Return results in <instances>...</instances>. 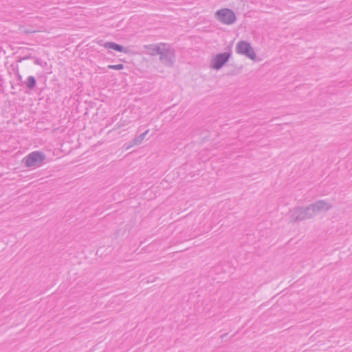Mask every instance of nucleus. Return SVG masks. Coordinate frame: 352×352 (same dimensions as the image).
Masks as SVG:
<instances>
[{"mask_svg":"<svg viewBox=\"0 0 352 352\" xmlns=\"http://www.w3.org/2000/svg\"><path fill=\"white\" fill-rule=\"evenodd\" d=\"M289 220L292 222H299L309 219L314 217L309 206L304 207H296L289 210Z\"/></svg>","mask_w":352,"mask_h":352,"instance_id":"f257e3e1","label":"nucleus"},{"mask_svg":"<svg viewBox=\"0 0 352 352\" xmlns=\"http://www.w3.org/2000/svg\"><path fill=\"white\" fill-rule=\"evenodd\" d=\"M46 159V156L44 153L41 151H33L25 156L22 162L28 168L31 167H40Z\"/></svg>","mask_w":352,"mask_h":352,"instance_id":"f03ea898","label":"nucleus"},{"mask_svg":"<svg viewBox=\"0 0 352 352\" xmlns=\"http://www.w3.org/2000/svg\"><path fill=\"white\" fill-rule=\"evenodd\" d=\"M160 60L166 67H172L175 62V50L169 45L162 43L160 53Z\"/></svg>","mask_w":352,"mask_h":352,"instance_id":"7ed1b4c3","label":"nucleus"},{"mask_svg":"<svg viewBox=\"0 0 352 352\" xmlns=\"http://www.w3.org/2000/svg\"><path fill=\"white\" fill-rule=\"evenodd\" d=\"M231 56V49L228 52L216 54L210 60V67L215 70L221 69L228 62Z\"/></svg>","mask_w":352,"mask_h":352,"instance_id":"20e7f679","label":"nucleus"},{"mask_svg":"<svg viewBox=\"0 0 352 352\" xmlns=\"http://www.w3.org/2000/svg\"><path fill=\"white\" fill-rule=\"evenodd\" d=\"M215 17L219 22L226 24H233L236 18L234 11L229 8H221L215 12Z\"/></svg>","mask_w":352,"mask_h":352,"instance_id":"39448f33","label":"nucleus"},{"mask_svg":"<svg viewBox=\"0 0 352 352\" xmlns=\"http://www.w3.org/2000/svg\"><path fill=\"white\" fill-rule=\"evenodd\" d=\"M236 52L239 54L244 55L252 60L256 58V54L250 43L240 41L236 46Z\"/></svg>","mask_w":352,"mask_h":352,"instance_id":"423d86ee","label":"nucleus"},{"mask_svg":"<svg viewBox=\"0 0 352 352\" xmlns=\"http://www.w3.org/2000/svg\"><path fill=\"white\" fill-rule=\"evenodd\" d=\"M309 206V208H310L311 212H313L314 217L318 212H322V211H327L332 208V205L330 203H329L324 200H319V201H315L314 203H313Z\"/></svg>","mask_w":352,"mask_h":352,"instance_id":"0eeeda50","label":"nucleus"},{"mask_svg":"<svg viewBox=\"0 0 352 352\" xmlns=\"http://www.w3.org/2000/svg\"><path fill=\"white\" fill-rule=\"evenodd\" d=\"M103 46L106 49H111V50H115L116 52H124L125 54H127L129 52V50L128 48L124 47V46H122L120 44H118L116 43H114V42H110V41L105 42L103 44Z\"/></svg>","mask_w":352,"mask_h":352,"instance_id":"6e6552de","label":"nucleus"},{"mask_svg":"<svg viewBox=\"0 0 352 352\" xmlns=\"http://www.w3.org/2000/svg\"><path fill=\"white\" fill-rule=\"evenodd\" d=\"M161 47L162 43H160V45L151 44L144 45V48L147 50V54L151 56L158 55Z\"/></svg>","mask_w":352,"mask_h":352,"instance_id":"1a4fd4ad","label":"nucleus"},{"mask_svg":"<svg viewBox=\"0 0 352 352\" xmlns=\"http://www.w3.org/2000/svg\"><path fill=\"white\" fill-rule=\"evenodd\" d=\"M148 131H149V130L148 129L146 131H144V133H142L140 135L134 138L129 142V144L128 145L127 148H130L131 146L140 144L142 143V142L144 140V139L145 138V137H146V134L148 133Z\"/></svg>","mask_w":352,"mask_h":352,"instance_id":"9d476101","label":"nucleus"},{"mask_svg":"<svg viewBox=\"0 0 352 352\" xmlns=\"http://www.w3.org/2000/svg\"><path fill=\"white\" fill-rule=\"evenodd\" d=\"M24 85L28 89L33 90L36 87V80L34 76H30L24 82Z\"/></svg>","mask_w":352,"mask_h":352,"instance_id":"9b49d317","label":"nucleus"},{"mask_svg":"<svg viewBox=\"0 0 352 352\" xmlns=\"http://www.w3.org/2000/svg\"><path fill=\"white\" fill-rule=\"evenodd\" d=\"M123 64H118V65H109L107 67L111 69H115V70H121L124 68Z\"/></svg>","mask_w":352,"mask_h":352,"instance_id":"f8f14e48","label":"nucleus"},{"mask_svg":"<svg viewBox=\"0 0 352 352\" xmlns=\"http://www.w3.org/2000/svg\"><path fill=\"white\" fill-rule=\"evenodd\" d=\"M34 63L38 65H41V67H44L46 65V63L43 62L41 59L37 57H33Z\"/></svg>","mask_w":352,"mask_h":352,"instance_id":"ddd939ff","label":"nucleus"},{"mask_svg":"<svg viewBox=\"0 0 352 352\" xmlns=\"http://www.w3.org/2000/svg\"><path fill=\"white\" fill-rule=\"evenodd\" d=\"M16 79H17L18 82H19V84L21 85H24L25 81L23 80V78L21 76V75L19 74V71L16 72Z\"/></svg>","mask_w":352,"mask_h":352,"instance_id":"4468645a","label":"nucleus"},{"mask_svg":"<svg viewBox=\"0 0 352 352\" xmlns=\"http://www.w3.org/2000/svg\"><path fill=\"white\" fill-rule=\"evenodd\" d=\"M34 56H32L31 55H27L23 57H21L19 58V62H21L22 60H28V59H33Z\"/></svg>","mask_w":352,"mask_h":352,"instance_id":"2eb2a0df","label":"nucleus"},{"mask_svg":"<svg viewBox=\"0 0 352 352\" xmlns=\"http://www.w3.org/2000/svg\"><path fill=\"white\" fill-rule=\"evenodd\" d=\"M36 32V30H30V29H26V30H24V32L25 34L34 33V32Z\"/></svg>","mask_w":352,"mask_h":352,"instance_id":"dca6fc26","label":"nucleus"},{"mask_svg":"<svg viewBox=\"0 0 352 352\" xmlns=\"http://www.w3.org/2000/svg\"><path fill=\"white\" fill-rule=\"evenodd\" d=\"M228 333H224L223 335L221 336V338L223 339L224 338H226L227 336Z\"/></svg>","mask_w":352,"mask_h":352,"instance_id":"f3484780","label":"nucleus"}]
</instances>
